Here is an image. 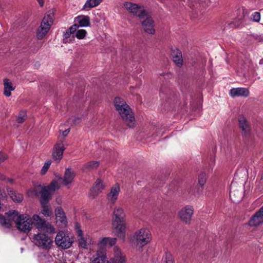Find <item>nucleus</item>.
Segmentation results:
<instances>
[{
  "label": "nucleus",
  "instance_id": "nucleus-23",
  "mask_svg": "<svg viewBox=\"0 0 263 263\" xmlns=\"http://www.w3.org/2000/svg\"><path fill=\"white\" fill-rule=\"evenodd\" d=\"M238 121L242 134L245 136L249 135L250 132V127L246 118L243 116H240Z\"/></svg>",
  "mask_w": 263,
  "mask_h": 263
},
{
  "label": "nucleus",
  "instance_id": "nucleus-31",
  "mask_svg": "<svg viewBox=\"0 0 263 263\" xmlns=\"http://www.w3.org/2000/svg\"><path fill=\"white\" fill-rule=\"evenodd\" d=\"M117 242L116 238L104 237L102 238L99 242V245L101 247H105L109 246L111 247L114 246Z\"/></svg>",
  "mask_w": 263,
  "mask_h": 263
},
{
  "label": "nucleus",
  "instance_id": "nucleus-47",
  "mask_svg": "<svg viewBox=\"0 0 263 263\" xmlns=\"http://www.w3.org/2000/svg\"><path fill=\"white\" fill-rule=\"evenodd\" d=\"M0 179L2 180H6V178L5 176L1 173H0Z\"/></svg>",
  "mask_w": 263,
  "mask_h": 263
},
{
  "label": "nucleus",
  "instance_id": "nucleus-26",
  "mask_svg": "<svg viewBox=\"0 0 263 263\" xmlns=\"http://www.w3.org/2000/svg\"><path fill=\"white\" fill-rule=\"evenodd\" d=\"M3 82L4 94L6 97H10L11 95V91L15 89V87L9 79L5 78Z\"/></svg>",
  "mask_w": 263,
  "mask_h": 263
},
{
  "label": "nucleus",
  "instance_id": "nucleus-11",
  "mask_svg": "<svg viewBox=\"0 0 263 263\" xmlns=\"http://www.w3.org/2000/svg\"><path fill=\"white\" fill-rule=\"evenodd\" d=\"M194 213V208L191 205L183 207L178 212V216L182 221L186 224L191 222Z\"/></svg>",
  "mask_w": 263,
  "mask_h": 263
},
{
  "label": "nucleus",
  "instance_id": "nucleus-40",
  "mask_svg": "<svg viewBox=\"0 0 263 263\" xmlns=\"http://www.w3.org/2000/svg\"><path fill=\"white\" fill-rule=\"evenodd\" d=\"M51 163V161L50 160H48L46 161L43 165V166L42 168V170L41 171V173L42 175H44L46 174V173L47 172L48 170L49 169L50 165Z\"/></svg>",
  "mask_w": 263,
  "mask_h": 263
},
{
  "label": "nucleus",
  "instance_id": "nucleus-48",
  "mask_svg": "<svg viewBox=\"0 0 263 263\" xmlns=\"http://www.w3.org/2000/svg\"><path fill=\"white\" fill-rule=\"evenodd\" d=\"M6 180L8 182L11 183V184L13 183L14 182V180L12 178H8V179H6Z\"/></svg>",
  "mask_w": 263,
  "mask_h": 263
},
{
  "label": "nucleus",
  "instance_id": "nucleus-28",
  "mask_svg": "<svg viewBox=\"0 0 263 263\" xmlns=\"http://www.w3.org/2000/svg\"><path fill=\"white\" fill-rule=\"evenodd\" d=\"M103 0H87L83 5L82 10L89 11L91 9L99 6Z\"/></svg>",
  "mask_w": 263,
  "mask_h": 263
},
{
  "label": "nucleus",
  "instance_id": "nucleus-2",
  "mask_svg": "<svg viewBox=\"0 0 263 263\" xmlns=\"http://www.w3.org/2000/svg\"><path fill=\"white\" fill-rule=\"evenodd\" d=\"M152 240V234L146 228H142L136 231L133 236V241L137 249L142 248Z\"/></svg>",
  "mask_w": 263,
  "mask_h": 263
},
{
  "label": "nucleus",
  "instance_id": "nucleus-6",
  "mask_svg": "<svg viewBox=\"0 0 263 263\" xmlns=\"http://www.w3.org/2000/svg\"><path fill=\"white\" fill-rule=\"evenodd\" d=\"M32 219L38 230L49 234H53L55 232L53 226L41 218L38 215H34L32 216Z\"/></svg>",
  "mask_w": 263,
  "mask_h": 263
},
{
  "label": "nucleus",
  "instance_id": "nucleus-17",
  "mask_svg": "<svg viewBox=\"0 0 263 263\" xmlns=\"http://www.w3.org/2000/svg\"><path fill=\"white\" fill-rule=\"evenodd\" d=\"M77 234L79 237V245L81 248L87 249L88 245L94 243L95 241L89 236L87 235L85 237L83 236V232L81 230H78Z\"/></svg>",
  "mask_w": 263,
  "mask_h": 263
},
{
  "label": "nucleus",
  "instance_id": "nucleus-21",
  "mask_svg": "<svg viewBox=\"0 0 263 263\" xmlns=\"http://www.w3.org/2000/svg\"><path fill=\"white\" fill-rule=\"evenodd\" d=\"M114 256L110 259V263H125V256L117 247H114Z\"/></svg>",
  "mask_w": 263,
  "mask_h": 263
},
{
  "label": "nucleus",
  "instance_id": "nucleus-9",
  "mask_svg": "<svg viewBox=\"0 0 263 263\" xmlns=\"http://www.w3.org/2000/svg\"><path fill=\"white\" fill-rule=\"evenodd\" d=\"M124 8L130 13L139 17L141 20L145 15V10L138 5L129 2L123 4Z\"/></svg>",
  "mask_w": 263,
  "mask_h": 263
},
{
  "label": "nucleus",
  "instance_id": "nucleus-1",
  "mask_svg": "<svg viewBox=\"0 0 263 263\" xmlns=\"http://www.w3.org/2000/svg\"><path fill=\"white\" fill-rule=\"evenodd\" d=\"M114 104L116 109L129 127L135 126V119L130 106L122 98L117 97L115 99Z\"/></svg>",
  "mask_w": 263,
  "mask_h": 263
},
{
  "label": "nucleus",
  "instance_id": "nucleus-35",
  "mask_svg": "<svg viewBox=\"0 0 263 263\" xmlns=\"http://www.w3.org/2000/svg\"><path fill=\"white\" fill-rule=\"evenodd\" d=\"M162 260L165 263H174V259L172 253L169 251H165Z\"/></svg>",
  "mask_w": 263,
  "mask_h": 263
},
{
  "label": "nucleus",
  "instance_id": "nucleus-38",
  "mask_svg": "<svg viewBox=\"0 0 263 263\" xmlns=\"http://www.w3.org/2000/svg\"><path fill=\"white\" fill-rule=\"evenodd\" d=\"M91 263H108V261L106 256L102 255L98 256Z\"/></svg>",
  "mask_w": 263,
  "mask_h": 263
},
{
  "label": "nucleus",
  "instance_id": "nucleus-12",
  "mask_svg": "<svg viewBox=\"0 0 263 263\" xmlns=\"http://www.w3.org/2000/svg\"><path fill=\"white\" fill-rule=\"evenodd\" d=\"M120 192L119 184H114L110 189L109 192L106 195V199L108 203L114 205L117 200Z\"/></svg>",
  "mask_w": 263,
  "mask_h": 263
},
{
  "label": "nucleus",
  "instance_id": "nucleus-19",
  "mask_svg": "<svg viewBox=\"0 0 263 263\" xmlns=\"http://www.w3.org/2000/svg\"><path fill=\"white\" fill-rule=\"evenodd\" d=\"M263 222V206L250 219L249 224L251 226H256Z\"/></svg>",
  "mask_w": 263,
  "mask_h": 263
},
{
  "label": "nucleus",
  "instance_id": "nucleus-30",
  "mask_svg": "<svg viewBox=\"0 0 263 263\" xmlns=\"http://www.w3.org/2000/svg\"><path fill=\"white\" fill-rule=\"evenodd\" d=\"M7 192L11 198L14 202H20L22 201L23 199V196L22 194L16 192L10 188L7 189Z\"/></svg>",
  "mask_w": 263,
  "mask_h": 263
},
{
  "label": "nucleus",
  "instance_id": "nucleus-4",
  "mask_svg": "<svg viewBox=\"0 0 263 263\" xmlns=\"http://www.w3.org/2000/svg\"><path fill=\"white\" fill-rule=\"evenodd\" d=\"M33 219L27 214L18 215L14 220L17 229L24 233L30 232L32 228Z\"/></svg>",
  "mask_w": 263,
  "mask_h": 263
},
{
  "label": "nucleus",
  "instance_id": "nucleus-22",
  "mask_svg": "<svg viewBox=\"0 0 263 263\" xmlns=\"http://www.w3.org/2000/svg\"><path fill=\"white\" fill-rule=\"evenodd\" d=\"M75 177V173L71 168H66L65 172L64 177L59 178V181H62L65 185L71 183Z\"/></svg>",
  "mask_w": 263,
  "mask_h": 263
},
{
  "label": "nucleus",
  "instance_id": "nucleus-34",
  "mask_svg": "<svg viewBox=\"0 0 263 263\" xmlns=\"http://www.w3.org/2000/svg\"><path fill=\"white\" fill-rule=\"evenodd\" d=\"M99 165V162L98 161H90L84 164L82 167V170L83 171H87L88 170H92L97 168Z\"/></svg>",
  "mask_w": 263,
  "mask_h": 263
},
{
  "label": "nucleus",
  "instance_id": "nucleus-36",
  "mask_svg": "<svg viewBox=\"0 0 263 263\" xmlns=\"http://www.w3.org/2000/svg\"><path fill=\"white\" fill-rule=\"evenodd\" d=\"M206 175L204 173H201L198 177V184L202 188L206 181Z\"/></svg>",
  "mask_w": 263,
  "mask_h": 263
},
{
  "label": "nucleus",
  "instance_id": "nucleus-27",
  "mask_svg": "<svg viewBox=\"0 0 263 263\" xmlns=\"http://www.w3.org/2000/svg\"><path fill=\"white\" fill-rule=\"evenodd\" d=\"M74 22L78 24L79 27H88L90 26V18L88 16L81 15L77 17Z\"/></svg>",
  "mask_w": 263,
  "mask_h": 263
},
{
  "label": "nucleus",
  "instance_id": "nucleus-7",
  "mask_svg": "<svg viewBox=\"0 0 263 263\" xmlns=\"http://www.w3.org/2000/svg\"><path fill=\"white\" fill-rule=\"evenodd\" d=\"M56 244L62 248L68 249L70 248L73 242L71 235L67 233L61 231L59 232L55 238Z\"/></svg>",
  "mask_w": 263,
  "mask_h": 263
},
{
  "label": "nucleus",
  "instance_id": "nucleus-43",
  "mask_svg": "<svg viewBox=\"0 0 263 263\" xmlns=\"http://www.w3.org/2000/svg\"><path fill=\"white\" fill-rule=\"evenodd\" d=\"M79 27V26L78 25V24L77 23H75V24L71 26L70 28H69V31L71 33H73L74 32L76 31L77 30V28Z\"/></svg>",
  "mask_w": 263,
  "mask_h": 263
},
{
  "label": "nucleus",
  "instance_id": "nucleus-29",
  "mask_svg": "<svg viewBox=\"0 0 263 263\" xmlns=\"http://www.w3.org/2000/svg\"><path fill=\"white\" fill-rule=\"evenodd\" d=\"M172 56L174 62L178 66H181L183 63L182 53L178 49L174 50L172 51Z\"/></svg>",
  "mask_w": 263,
  "mask_h": 263
},
{
  "label": "nucleus",
  "instance_id": "nucleus-32",
  "mask_svg": "<svg viewBox=\"0 0 263 263\" xmlns=\"http://www.w3.org/2000/svg\"><path fill=\"white\" fill-rule=\"evenodd\" d=\"M42 205V210L41 213L45 216H50L52 214V210L50 208L48 202L47 203H41Z\"/></svg>",
  "mask_w": 263,
  "mask_h": 263
},
{
  "label": "nucleus",
  "instance_id": "nucleus-10",
  "mask_svg": "<svg viewBox=\"0 0 263 263\" xmlns=\"http://www.w3.org/2000/svg\"><path fill=\"white\" fill-rule=\"evenodd\" d=\"M17 215V212L15 210H10L6 213V216L0 215V226L6 228H10Z\"/></svg>",
  "mask_w": 263,
  "mask_h": 263
},
{
  "label": "nucleus",
  "instance_id": "nucleus-42",
  "mask_svg": "<svg viewBox=\"0 0 263 263\" xmlns=\"http://www.w3.org/2000/svg\"><path fill=\"white\" fill-rule=\"evenodd\" d=\"M7 158L8 157L5 154L0 152V163L7 160Z\"/></svg>",
  "mask_w": 263,
  "mask_h": 263
},
{
  "label": "nucleus",
  "instance_id": "nucleus-44",
  "mask_svg": "<svg viewBox=\"0 0 263 263\" xmlns=\"http://www.w3.org/2000/svg\"><path fill=\"white\" fill-rule=\"evenodd\" d=\"M72 34L69 30H67L64 33V37L65 39H67L69 38Z\"/></svg>",
  "mask_w": 263,
  "mask_h": 263
},
{
  "label": "nucleus",
  "instance_id": "nucleus-25",
  "mask_svg": "<svg viewBox=\"0 0 263 263\" xmlns=\"http://www.w3.org/2000/svg\"><path fill=\"white\" fill-rule=\"evenodd\" d=\"M105 184L101 179H98L96 181L92 188L91 192L93 197H94L98 195L105 189Z\"/></svg>",
  "mask_w": 263,
  "mask_h": 263
},
{
  "label": "nucleus",
  "instance_id": "nucleus-8",
  "mask_svg": "<svg viewBox=\"0 0 263 263\" xmlns=\"http://www.w3.org/2000/svg\"><path fill=\"white\" fill-rule=\"evenodd\" d=\"M39 193L41 194V203L48 202L52 193L46 186L42 187L41 186L35 187L33 190H30L28 192V194L29 195L32 194L38 195Z\"/></svg>",
  "mask_w": 263,
  "mask_h": 263
},
{
  "label": "nucleus",
  "instance_id": "nucleus-20",
  "mask_svg": "<svg viewBox=\"0 0 263 263\" xmlns=\"http://www.w3.org/2000/svg\"><path fill=\"white\" fill-rule=\"evenodd\" d=\"M65 147L62 142L57 143L54 146L52 157L56 160L60 161L63 157V154Z\"/></svg>",
  "mask_w": 263,
  "mask_h": 263
},
{
  "label": "nucleus",
  "instance_id": "nucleus-33",
  "mask_svg": "<svg viewBox=\"0 0 263 263\" xmlns=\"http://www.w3.org/2000/svg\"><path fill=\"white\" fill-rule=\"evenodd\" d=\"M61 181H59V178L58 180H53L49 185L46 186L47 188L49 190V191L53 193L56 190H58L59 189L60 187V182H61Z\"/></svg>",
  "mask_w": 263,
  "mask_h": 263
},
{
  "label": "nucleus",
  "instance_id": "nucleus-37",
  "mask_svg": "<svg viewBox=\"0 0 263 263\" xmlns=\"http://www.w3.org/2000/svg\"><path fill=\"white\" fill-rule=\"evenodd\" d=\"M27 119V113L26 110H21L20 111L16 118V121L19 123H23Z\"/></svg>",
  "mask_w": 263,
  "mask_h": 263
},
{
  "label": "nucleus",
  "instance_id": "nucleus-39",
  "mask_svg": "<svg viewBox=\"0 0 263 263\" xmlns=\"http://www.w3.org/2000/svg\"><path fill=\"white\" fill-rule=\"evenodd\" d=\"M87 31L84 29L78 30L76 34V36L78 39H83L86 35Z\"/></svg>",
  "mask_w": 263,
  "mask_h": 263
},
{
  "label": "nucleus",
  "instance_id": "nucleus-46",
  "mask_svg": "<svg viewBox=\"0 0 263 263\" xmlns=\"http://www.w3.org/2000/svg\"><path fill=\"white\" fill-rule=\"evenodd\" d=\"M40 6L43 7L44 4V0H36Z\"/></svg>",
  "mask_w": 263,
  "mask_h": 263
},
{
  "label": "nucleus",
  "instance_id": "nucleus-24",
  "mask_svg": "<svg viewBox=\"0 0 263 263\" xmlns=\"http://www.w3.org/2000/svg\"><path fill=\"white\" fill-rule=\"evenodd\" d=\"M55 218L57 223L65 226L67 223V220L63 209L58 207L55 210Z\"/></svg>",
  "mask_w": 263,
  "mask_h": 263
},
{
  "label": "nucleus",
  "instance_id": "nucleus-5",
  "mask_svg": "<svg viewBox=\"0 0 263 263\" xmlns=\"http://www.w3.org/2000/svg\"><path fill=\"white\" fill-rule=\"evenodd\" d=\"M53 14L48 12L45 14L37 32V37L39 40L43 39L49 30L53 23Z\"/></svg>",
  "mask_w": 263,
  "mask_h": 263
},
{
  "label": "nucleus",
  "instance_id": "nucleus-14",
  "mask_svg": "<svg viewBox=\"0 0 263 263\" xmlns=\"http://www.w3.org/2000/svg\"><path fill=\"white\" fill-rule=\"evenodd\" d=\"M236 182H232L230 189V197L233 202H239L242 198L241 187L236 189Z\"/></svg>",
  "mask_w": 263,
  "mask_h": 263
},
{
  "label": "nucleus",
  "instance_id": "nucleus-18",
  "mask_svg": "<svg viewBox=\"0 0 263 263\" xmlns=\"http://www.w3.org/2000/svg\"><path fill=\"white\" fill-rule=\"evenodd\" d=\"M230 96L232 98L236 97H247L249 95V90L243 87L233 88L229 91Z\"/></svg>",
  "mask_w": 263,
  "mask_h": 263
},
{
  "label": "nucleus",
  "instance_id": "nucleus-16",
  "mask_svg": "<svg viewBox=\"0 0 263 263\" xmlns=\"http://www.w3.org/2000/svg\"><path fill=\"white\" fill-rule=\"evenodd\" d=\"M125 213L121 206H115L112 212V222H122L125 221Z\"/></svg>",
  "mask_w": 263,
  "mask_h": 263
},
{
  "label": "nucleus",
  "instance_id": "nucleus-3",
  "mask_svg": "<svg viewBox=\"0 0 263 263\" xmlns=\"http://www.w3.org/2000/svg\"><path fill=\"white\" fill-rule=\"evenodd\" d=\"M32 241L34 245L43 250L50 249L53 243L52 238L43 232L34 234Z\"/></svg>",
  "mask_w": 263,
  "mask_h": 263
},
{
  "label": "nucleus",
  "instance_id": "nucleus-41",
  "mask_svg": "<svg viewBox=\"0 0 263 263\" xmlns=\"http://www.w3.org/2000/svg\"><path fill=\"white\" fill-rule=\"evenodd\" d=\"M251 19L255 22H259L260 19V14L258 12H255L251 15Z\"/></svg>",
  "mask_w": 263,
  "mask_h": 263
},
{
  "label": "nucleus",
  "instance_id": "nucleus-15",
  "mask_svg": "<svg viewBox=\"0 0 263 263\" xmlns=\"http://www.w3.org/2000/svg\"><path fill=\"white\" fill-rule=\"evenodd\" d=\"M112 228L116 235L121 239L123 240L125 238L126 233V222H112Z\"/></svg>",
  "mask_w": 263,
  "mask_h": 263
},
{
  "label": "nucleus",
  "instance_id": "nucleus-13",
  "mask_svg": "<svg viewBox=\"0 0 263 263\" xmlns=\"http://www.w3.org/2000/svg\"><path fill=\"white\" fill-rule=\"evenodd\" d=\"M142 27L144 31L148 34H153L155 32L154 21L151 17L149 16L146 12V15L140 20Z\"/></svg>",
  "mask_w": 263,
  "mask_h": 263
},
{
  "label": "nucleus",
  "instance_id": "nucleus-45",
  "mask_svg": "<svg viewBox=\"0 0 263 263\" xmlns=\"http://www.w3.org/2000/svg\"><path fill=\"white\" fill-rule=\"evenodd\" d=\"M70 132V129L69 128H68L66 130H65L64 131H63L62 132V135L64 137H66L67 136V135L69 134Z\"/></svg>",
  "mask_w": 263,
  "mask_h": 263
}]
</instances>
